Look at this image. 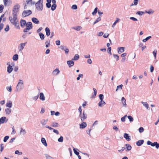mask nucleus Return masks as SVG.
Instances as JSON below:
<instances>
[{
  "mask_svg": "<svg viewBox=\"0 0 159 159\" xmlns=\"http://www.w3.org/2000/svg\"><path fill=\"white\" fill-rule=\"evenodd\" d=\"M151 146L152 147L155 146L157 149L159 148V143H158L157 142H155L153 143H152Z\"/></svg>",
  "mask_w": 159,
  "mask_h": 159,
  "instance_id": "13",
  "label": "nucleus"
},
{
  "mask_svg": "<svg viewBox=\"0 0 159 159\" xmlns=\"http://www.w3.org/2000/svg\"><path fill=\"white\" fill-rule=\"evenodd\" d=\"M41 142L45 146H47V144L46 141V140L45 138H42L41 139Z\"/></svg>",
  "mask_w": 159,
  "mask_h": 159,
  "instance_id": "27",
  "label": "nucleus"
},
{
  "mask_svg": "<svg viewBox=\"0 0 159 159\" xmlns=\"http://www.w3.org/2000/svg\"><path fill=\"white\" fill-rule=\"evenodd\" d=\"M27 42L25 43H22L20 44L18 47L19 50V51H22L24 48L25 44L27 43Z\"/></svg>",
  "mask_w": 159,
  "mask_h": 159,
  "instance_id": "6",
  "label": "nucleus"
},
{
  "mask_svg": "<svg viewBox=\"0 0 159 159\" xmlns=\"http://www.w3.org/2000/svg\"><path fill=\"white\" fill-rule=\"evenodd\" d=\"M144 142L143 140H140L136 142V144L137 146H140Z\"/></svg>",
  "mask_w": 159,
  "mask_h": 159,
  "instance_id": "11",
  "label": "nucleus"
},
{
  "mask_svg": "<svg viewBox=\"0 0 159 159\" xmlns=\"http://www.w3.org/2000/svg\"><path fill=\"white\" fill-rule=\"evenodd\" d=\"M46 6L48 8H50L51 6V3L47 2L46 3Z\"/></svg>",
  "mask_w": 159,
  "mask_h": 159,
  "instance_id": "61",
  "label": "nucleus"
},
{
  "mask_svg": "<svg viewBox=\"0 0 159 159\" xmlns=\"http://www.w3.org/2000/svg\"><path fill=\"white\" fill-rule=\"evenodd\" d=\"M39 99L42 101H43L45 100V97L43 93H40Z\"/></svg>",
  "mask_w": 159,
  "mask_h": 159,
  "instance_id": "17",
  "label": "nucleus"
},
{
  "mask_svg": "<svg viewBox=\"0 0 159 159\" xmlns=\"http://www.w3.org/2000/svg\"><path fill=\"white\" fill-rule=\"evenodd\" d=\"M26 26L27 29H28L29 30L33 28V25L31 22L27 23Z\"/></svg>",
  "mask_w": 159,
  "mask_h": 159,
  "instance_id": "7",
  "label": "nucleus"
},
{
  "mask_svg": "<svg viewBox=\"0 0 159 159\" xmlns=\"http://www.w3.org/2000/svg\"><path fill=\"white\" fill-rule=\"evenodd\" d=\"M113 55L114 57L116 59V61H118L119 60V57L118 55L113 54Z\"/></svg>",
  "mask_w": 159,
  "mask_h": 159,
  "instance_id": "40",
  "label": "nucleus"
},
{
  "mask_svg": "<svg viewBox=\"0 0 159 159\" xmlns=\"http://www.w3.org/2000/svg\"><path fill=\"white\" fill-rule=\"evenodd\" d=\"M124 138L127 141H130L131 140L130 137L129 136L128 134L127 133L124 134Z\"/></svg>",
  "mask_w": 159,
  "mask_h": 159,
  "instance_id": "16",
  "label": "nucleus"
},
{
  "mask_svg": "<svg viewBox=\"0 0 159 159\" xmlns=\"http://www.w3.org/2000/svg\"><path fill=\"white\" fill-rule=\"evenodd\" d=\"M119 20H120V19H119V18H116V20L115 21V22H114V23L112 24V27H114L115 26V25H116V23H117V22H118Z\"/></svg>",
  "mask_w": 159,
  "mask_h": 159,
  "instance_id": "45",
  "label": "nucleus"
},
{
  "mask_svg": "<svg viewBox=\"0 0 159 159\" xmlns=\"http://www.w3.org/2000/svg\"><path fill=\"white\" fill-rule=\"evenodd\" d=\"M20 8V6L18 4H16L14 6V8L12 10V15L14 16V19L16 18V16L19 11V9Z\"/></svg>",
  "mask_w": 159,
  "mask_h": 159,
  "instance_id": "1",
  "label": "nucleus"
},
{
  "mask_svg": "<svg viewBox=\"0 0 159 159\" xmlns=\"http://www.w3.org/2000/svg\"><path fill=\"white\" fill-rule=\"evenodd\" d=\"M93 90L94 91V94H93L92 97L91 98H95L97 93V91L96 89L95 88H93Z\"/></svg>",
  "mask_w": 159,
  "mask_h": 159,
  "instance_id": "30",
  "label": "nucleus"
},
{
  "mask_svg": "<svg viewBox=\"0 0 159 159\" xmlns=\"http://www.w3.org/2000/svg\"><path fill=\"white\" fill-rule=\"evenodd\" d=\"M45 31L46 32V35L48 36H49L51 32L49 28L48 27L46 28Z\"/></svg>",
  "mask_w": 159,
  "mask_h": 159,
  "instance_id": "19",
  "label": "nucleus"
},
{
  "mask_svg": "<svg viewBox=\"0 0 159 159\" xmlns=\"http://www.w3.org/2000/svg\"><path fill=\"white\" fill-rule=\"evenodd\" d=\"M125 48L123 47H119L117 48L118 52L119 54H120L123 52L125 51Z\"/></svg>",
  "mask_w": 159,
  "mask_h": 159,
  "instance_id": "9",
  "label": "nucleus"
},
{
  "mask_svg": "<svg viewBox=\"0 0 159 159\" xmlns=\"http://www.w3.org/2000/svg\"><path fill=\"white\" fill-rule=\"evenodd\" d=\"M127 116V115H125L123 117L121 118V120L122 122H125V118Z\"/></svg>",
  "mask_w": 159,
  "mask_h": 159,
  "instance_id": "60",
  "label": "nucleus"
},
{
  "mask_svg": "<svg viewBox=\"0 0 159 159\" xmlns=\"http://www.w3.org/2000/svg\"><path fill=\"white\" fill-rule=\"evenodd\" d=\"M78 111L80 113V114L79 115V116H80L83 113H82V107L81 106H80L78 108Z\"/></svg>",
  "mask_w": 159,
  "mask_h": 159,
  "instance_id": "41",
  "label": "nucleus"
},
{
  "mask_svg": "<svg viewBox=\"0 0 159 159\" xmlns=\"http://www.w3.org/2000/svg\"><path fill=\"white\" fill-rule=\"evenodd\" d=\"M127 117L130 122H132L133 121V118L131 116H128Z\"/></svg>",
  "mask_w": 159,
  "mask_h": 159,
  "instance_id": "48",
  "label": "nucleus"
},
{
  "mask_svg": "<svg viewBox=\"0 0 159 159\" xmlns=\"http://www.w3.org/2000/svg\"><path fill=\"white\" fill-rule=\"evenodd\" d=\"M15 154H16L21 155L22 154V152H20L18 150H16L15 152Z\"/></svg>",
  "mask_w": 159,
  "mask_h": 159,
  "instance_id": "62",
  "label": "nucleus"
},
{
  "mask_svg": "<svg viewBox=\"0 0 159 159\" xmlns=\"http://www.w3.org/2000/svg\"><path fill=\"white\" fill-rule=\"evenodd\" d=\"M4 8L3 5L2 4L0 5V13H2V12Z\"/></svg>",
  "mask_w": 159,
  "mask_h": 159,
  "instance_id": "54",
  "label": "nucleus"
},
{
  "mask_svg": "<svg viewBox=\"0 0 159 159\" xmlns=\"http://www.w3.org/2000/svg\"><path fill=\"white\" fill-rule=\"evenodd\" d=\"M76 150H78V149L73 148V151L75 154L78 156H79V153Z\"/></svg>",
  "mask_w": 159,
  "mask_h": 159,
  "instance_id": "39",
  "label": "nucleus"
},
{
  "mask_svg": "<svg viewBox=\"0 0 159 159\" xmlns=\"http://www.w3.org/2000/svg\"><path fill=\"white\" fill-rule=\"evenodd\" d=\"M123 86V85L122 84H120V85L117 86V88L116 90V91H117L118 89H122Z\"/></svg>",
  "mask_w": 159,
  "mask_h": 159,
  "instance_id": "43",
  "label": "nucleus"
},
{
  "mask_svg": "<svg viewBox=\"0 0 159 159\" xmlns=\"http://www.w3.org/2000/svg\"><path fill=\"white\" fill-rule=\"evenodd\" d=\"M111 47H108V48H107V52L110 55H111Z\"/></svg>",
  "mask_w": 159,
  "mask_h": 159,
  "instance_id": "53",
  "label": "nucleus"
},
{
  "mask_svg": "<svg viewBox=\"0 0 159 159\" xmlns=\"http://www.w3.org/2000/svg\"><path fill=\"white\" fill-rule=\"evenodd\" d=\"M145 13V12L142 11H138L137 12L136 14L139 15H142L143 14Z\"/></svg>",
  "mask_w": 159,
  "mask_h": 159,
  "instance_id": "52",
  "label": "nucleus"
},
{
  "mask_svg": "<svg viewBox=\"0 0 159 159\" xmlns=\"http://www.w3.org/2000/svg\"><path fill=\"white\" fill-rule=\"evenodd\" d=\"M6 118L5 116H3L0 118V124H3L5 122Z\"/></svg>",
  "mask_w": 159,
  "mask_h": 159,
  "instance_id": "25",
  "label": "nucleus"
},
{
  "mask_svg": "<svg viewBox=\"0 0 159 159\" xmlns=\"http://www.w3.org/2000/svg\"><path fill=\"white\" fill-rule=\"evenodd\" d=\"M141 103L142 104L143 106H145L147 109H148L149 108V105L147 102H141Z\"/></svg>",
  "mask_w": 159,
  "mask_h": 159,
  "instance_id": "28",
  "label": "nucleus"
},
{
  "mask_svg": "<svg viewBox=\"0 0 159 159\" xmlns=\"http://www.w3.org/2000/svg\"><path fill=\"white\" fill-rule=\"evenodd\" d=\"M51 126L54 127H57L59 126V125L57 122H53Z\"/></svg>",
  "mask_w": 159,
  "mask_h": 159,
  "instance_id": "23",
  "label": "nucleus"
},
{
  "mask_svg": "<svg viewBox=\"0 0 159 159\" xmlns=\"http://www.w3.org/2000/svg\"><path fill=\"white\" fill-rule=\"evenodd\" d=\"M72 29L77 31H79L80 30L82 29V27L81 26H78L76 27H73Z\"/></svg>",
  "mask_w": 159,
  "mask_h": 159,
  "instance_id": "24",
  "label": "nucleus"
},
{
  "mask_svg": "<svg viewBox=\"0 0 159 159\" xmlns=\"http://www.w3.org/2000/svg\"><path fill=\"white\" fill-rule=\"evenodd\" d=\"M67 63L69 67H71L74 65V62L72 60L68 61Z\"/></svg>",
  "mask_w": 159,
  "mask_h": 159,
  "instance_id": "12",
  "label": "nucleus"
},
{
  "mask_svg": "<svg viewBox=\"0 0 159 159\" xmlns=\"http://www.w3.org/2000/svg\"><path fill=\"white\" fill-rule=\"evenodd\" d=\"M98 8L97 7H96L94 9V11L92 12V14L93 16H94L97 13L98 11Z\"/></svg>",
  "mask_w": 159,
  "mask_h": 159,
  "instance_id": "37",
  "label": "nucleus"
},
{
  "mask_svg": "<svg viewBox=\"0 0 159 159\" xmlns=\"http://www.w3.org/2000/svg\"><path fill=\"white\" fill-rule=\"evenodd\" d=\"M80 57L78 54H75L74 58L72 59V60L76 61Z\"/></svg>",
  "mask_w": 159,
  "mask_h": 159,
  "instance_id": "34",
  "label": "nucleus"
},
{
  "mask_svg": "<svg viewBox=\"0 0 159 159\" xmlns=\"http://www.w3.org/2000/svg\"><path fill=\"white\" fill-rule=\"evenodd\" d=\"M39 95L33 97V99L34 100H36L39 98Z\"/></svg>",
  "mask_w": 159,
  "mask_h": 159,
  "instance_id": "64",
  "label": "nucleus"
},
{
  "mask_svg": "<svg viewBox=\"0 0 159 159\" xmlns=\"http://www.w3.org/2000/svg\"><path fill=\"white\" fill-rule=\"evenodd\" d=\"M106 104L105 102L104 101H100L98 103V106L100 107H102L103 105Z\"/></svg>",
  "mask_w": 159,
  "mask_h": 159,
  "instance_id": "31",
  "label": "nucleus"
},
{
  "mask_svg": "<svg viewBox=\"0 0 159 159\" xmlns=\"http://www.w3.org/2000/svg\"><path fill=\"white\" fill-rule=\"evenodd\" d=\"M13 19L12 18V17L11 16H10L9 17V20H10V22L11 23H13V22H14V21H16L17 20V16H16V19H14V16H13Z\"/></svg>",
  "mask_w": 159,
  "mask_h": 159,
  "instance_id": "20",
  "label": "nucleus"
},
{
  "mask_svg": "<svg viewBox=\"0 0 159 159\" xmlns=\"http://www.w3.org/2000/svg\"><path fill=\"white\" fill-rule=\"evenodd\" d=\"M121 102L123 104V106L124 107H126V99L124 97H122L121 98Z\"/></svg>",
  "mask_w": 159,
  "mask_h": 159,
  "instance_id": "22",
  "label": "nucleus"
},
{
  "mask_svg": "<svg viewBox=\"0 0 159 159\" xmlns=\"http://www.w3.org/2000/svg\"><path fill=\"white\" fill-rule=\"evenodd\" d=\"M45 155L46 157V159H54L52 157L48 156L47 154H45Z\"/></svg>",
  "mask_w": 159,
  "mask_h": 159,
  "instance_id": "55",
  "label": "nucleus"
},
{
  "mask_svg": "<svg viewBox=\"0 0 159 159\" xmlns=\"http://www.w3.org/2000/svg\"><path fill=\"white\" fill-rule=\"evenodd\" d=\"M154 70V68L152 65H151L150 68V71L151 72H153Z\"/></svg>",
  "mask_w": 159,
  "mask_h": 159,
  "instance_id": "63",
  "label": "nucleus"
},
{
  "mask_svg": "<svg viewBox=\"0 0 159 159\" xmlns=\"http://www.w3.org/2000/svg\"><path fill=\"white\" fill-rule=\"evenodd\" d=\"M12 103L10 101H9L7 102L6 106L9 108H11L12 107Z\"/></svg>",
  "mask_w": 159,
  "mask_h": 159,
  "instance_id": "26",
  "label": "nucleus"
},
{
  "mask_svg": "<svg viewBox=\"0 0 159 159\" xmlns=\"http://www.w3.org/2000/svg\"><path fill=\"white\" fill-rule=\"evenodd\" d=\"M80 129H84L87 126L86 122H83L80 125Z\"/></svg>",
  "mask_w": 159,
  "mask_h": 159,
  "instance_id": "14",
  "label": "nucleus"
},
{
  "mask_svg": "<svg viewBox=\"0 0 159 159\" xmlns=\"http://www.w3.org/2000/svg\"><path fill=\"white\" fill-rule=\"evenodd\" d=\"M39 35L41 40H43L44 39V35L43 33H39Z\"/></svg>",
  "mask_w": 159,
  "mask_h": 159,
  "instance_id": "33",
  "label": "nucleus"
},
{
  "mask_svg": "<svg viewBox=\"0 0 159 159\" xmlns=\"http://www.w3.org/2000/svg\"><path fill=\"white\" fill-rule=\"evenodd\" d=\"M43 0H39L35 3V7L39 11H42L43 10Z\"/></svg>",
  "mask_w": 159,
  "mask_h": 159,
  "instance_id": "2",
  "label": "nucleus"
},
{
  "mask_svg": "<svg viewBox=\"0 0 159 159\" xmlns=\"http://www.w3.org/2000/svg\"><path fill=\"white\" fill-rule=\"evenodd\" d=\"M157 53V50H154L153 52V54L154 56L155 59H156V58Z\"/></svg>",
  "mask_w": 159,
  "mask_h": 159,
  "instance_id": "56",
  "label": "nucleus"
},
{
  "mask_svg": "<svg viewBox=\"0 0 159 159\" xmlns=\"http://www.w3.org/2000/svg\"><path fill=\"white\" fill-rule=\"evenodd\" d=\"M57 7V5L56 4H53L52 5L51 7V10L52 11L55 10Z\"/></svg>",
  "mask_w": 159,
  "mask_h": 159,
  "instance_id": "42",
  "label": "nucleus"
},
{
  "mask_svg": "<svg viewBox=\"0 0 159 159\" xmlns=\"http://www.w3.org/2000/svg\"><path fill=\"white\" fill-rule=\"evenodd\" d=\"M139 130L140 133H141L144 131V128L142 127H141L139 128Z\"/></svg>",
  "mask_w": 159,
  "mask_h": 159,
  "instance_id": "58",
  "label": "nucleus"
},
{
  "mask_svg": "<svg viewBox=\"0 0 159 159\" xmlns=\"http://www.w3.org/2000/svg\"><path fill=\"white\" fill-rule=\"evenodd\" d=\"M20 133V134H22L24 135L25 134L26 132L25 129H23L22 128H21Z\"/></svg>",
  "mask_w": 159,
  "mask_h": 159,
  "instance_id": "38",
  "label": "nucleus"
},
{
  "mask_svg": "<svg viewBox=\"0 0 159 159\" xmlns=\"http://www.w3.org/2000/svg\"><path fill=\"white\" fill-rule=\"evenodd\" d=\"M12 67L10 65H9L7 68V71L9 73H10L12 71Z\"/></svg>",
  "mask_w": 159,
  "mask_h": 159,
  "instance_id": "18",
  "label": "nucleus"
},
{
  "mask_svg": "<svg viewBox=\"0 0 159 159\" xmlns=\"http://www.w3.org/2000/svg\"><path fill=\"white\" fill-rule=\"evenodd\" d=\"M63 138L62 136H61L58 139V141L60 142H62L63 141Z\"/></svg>",
  "mask_w": 159,
  "mask_h": 159,
  "instance_id": "51",
  "label": "nucleus"
},
{
  "mask_svg": "<svg viewBox=\"0 0 159 159\" xmlns=\"http://www.w3.org/2000/svg\"><path fill=\"white\" fill-rule=\"evenodd\" d=\"M18 55L17 54H16L13 56L12 59L13 60L15 61H16L18 60Z\"/></svg>",
  "mask_w": 159,
  "mask_h": 159,
  "instance_id": "29",
  "label": "nucleus"
},
{
  "mask_svg": "<svg viewBox=\"0 0 159 159\" xmlns=\"http://www.w3.org/2000/svg\"><path fill=\"white\" fill-rule=\"evenodd\" d=\"M5 111L7 114L9 115L11 113V109L7 108L5 109Z\"/></svg>",
  "mask_w": 159,
  "mask_h": 159,
  "instance_id": "36",
  "label": "nucleus"
},
{
  "mask_svg": "<svg viewBox=\"0 0 159 159\" xmlns=\"http://www.w3.org/2000/svg\"><path fill=\"white\" fill-rule=\"evenodd\" d=\"M23 81L22 80H20L19 81L16 86V92H20L23 89Z\"/></svg>",
  "mask_w": 159,
  "mask_h": 159,
  "instance_id": "3",
  "label": "nucleus"
},
{
  "mask_svg": "<svg viewBox=\"0 0 159 159\" xmlns=\"http://www.w3.org/2000/svg\"><path fill=\"white\" fill-rule=\"evenodd\" d=\"M20 24L21 27L22 28H24L25 27V25H26L27 23L25 20L23 19H21L20 21Z\"/></svg>",
  "mask_w": 159,
  "mask_h": 159,
  "instance_id": "8",
  "label": "nucleus"
},
{
  "mask_svg": "<svg viewBox=\"0 0 159 159\" xmlns=\"http://www.w3.org/2000/svg\"><path fill=\"white\" fill-rule=\"evenodd\" d=\"M60 72V71L58 68H56L52 72V74L54 75H56L59 74Z\"/></svg>",
  "mask_w": 159,
  "mask_h": 159,
  "instance_id": "21",
  "label": "nucleus"
},
{
  "mask_svg": "<svg viewBox=\"0 0 159 159\" xmlns=\"http://www.w3.org/2000/svg\"><path fill=\"white\" fill-rule=\"evenodd\" d=\"M82 122L84 121L87 118V114L85 111H83V113L80 116H79Z\"/></svg>",
  "mask_w": 159,
  "mask_h": 159,
  "instance_id": "5",
  "label": "nucleus"
},
{
  "mask_svg": "<svg viewBox=\"0 0 159 159\" xmlns=\"http://www.w3.org/2000/svg\"><path fill=\"white\" fill-rule=\"evenodd\" d=\"M151 36H148L147 37H146L145 39H143V41L144 42H145L146 41H147L149 39H151Z\"/></svg>",
  "mask_w": 159,
  "mask_h": 159,
  "instance_id": "44",
  "label": "nucleus"
},
{
  "mask_svg": "<svg viewBox=\"0 0 159 159\" xmlns=\"http://www.w3.org/2000/svg\"><path fill=\"white\" fill-rule=\"evenodd\" d=\"M71 8L74 10H76L77 9V6L76 5H73L72 6Z\"/></svg>",
  "mask_w": 159,
  "mask_h": 159,
  "instance_id": "57",
  "label": "nucleus"
},
{
  "mask_svg": "<svg viewBox=\"0 0 159 159\" xmlns=\"http://www.w3.org/2000/svg\"><path fill=\"white\" fill-rule=\"evenodd\" d=\"M125 146L126 147V148L127 151H128L131 150L132 147L129 144H125Z\"/></svg>",
  "mask_w": 159,
  "mask_h": 159,
  "instance_id": "32",
  "label": "nucleus"
},
{
  "mask_svg": "<svg viewBox=\"0 0 159 159\" xmlns=\"http://www.w3.org/2000/svg\"><path fill=\"white\" fill-rule=\"evenodd\" d=\"M32 13V11L30 10H24L23 12L22 16L24 17L30 15Z\"/></svg>",
  "mask_w": 159,
  "mask_h": 159,
  "instance_id": "4",
  "label": "nucleus"
},
{
  "mask_svg": "<svg viewBox=\"0 0 159 159\" xmlns=\"http://www.w3.org/2000/svg\"><path fill=\"white\" fill-rule=\"evenodd\" d=\"M154 11L152 9H150L149 11H145V13H148L149 14H151L153 13L154 12Z\"/></svg>",
  "mask_w": 159,
  "mask_h": 159,
  "instance_id": "35",
  "label": "nucleus"
},
{
  "mask_svg": "<svg viewBox=\"0 0 159 159\" xmlns=\"http://www.w3.org/2000/svg\"><path fill=\"white\" fill-rule=\"evenodd\" d=\"M9 136H5L3 139V141L4 142H6L7 140L9 139Z\"/></svg>",
  "mask_w": 159,
  "mask_h": 159,
  "instance_id": "50",
  "label": "nucleus"
},
{
  "mask_svg": "<svg viewBox=\"0 0 159 159\" xmlns=\"http://www.w3.org/2000/svg\"><path fill=\"white\" fill-rule=\"evenodd\" d=\"M41 123L43 125H46L47 122L45 121V120L43 119L41 121Z\"/></svg>",
  "mask_w": 159,
  "mask_h": 159,
  "instance_id": "49",
  "label": "nucleus"
},
{
  "mask_svg": "<svg viewBox=\"0 0 159 159\" xmlns=\"http://www.w3.org/2000/svg\"><path fill=\"white\" fill-rule=\"evenodd\" d=\"M32 21L34 23L36 24H39V21L38 19L35 17H33L32 18Z\"/></svg>",
  "mask_w": 159,
  "mask_h": 159,
  "instance_id": "15",
  "label": "nucleus"
},
{
  "mask_svg": "<svg viewBox=\"0 0 159 159\" xmlns=\"http://www.w3.org/2000/svg\"><path fill=\"white\" fill-rule=\"evenodd\" d=\"M9 25H7L6 26V27L5 28L4 30L5 31L7 32L9 31Z\"/></svg>",
  "mask_w": 159,
  "mask_h": 159,
  "instance_id": "59",
  "label": "nucleus"
},
{
  "mask_svg": "<svg viewBox=\"0 0 159 159\" xmlns=\"http://www.w3.org/2000/svg\"><path fill=\"white\" fill-rule=\"evenodd\" d=\"M99 97L100 101H103V99H104V95L103 94H99Z\"/></svg>",
  "mask_w": 159,
  "mask_h": 159,
  "instance_id": "46",
  "label": "nucleus"
},
{
  "mask_svg": "<svg viewBox=\"0 0 159 159\" xmlns=\"http://www.w3.org/2000/svg\"><path fill=\"white\" fill-rule=\"evenodd\" d=\"M12 24L14 25L16 27V29H20L19 24L18 21H14V22Z\"/></svg>",
  "mask_w": 159,
  "mask_h": 159,
  "instance_id": "10",
  "label": "nucleus"
},
{
  "mask_svg": "<svg viewBox=\"0 0 159 159\" xmlns=\"http://www.w3.org/2000/svg\"><path fill=\"white\" fill-rule=\"evenodd\" d=\"M45 43L46 44L45 47L46 48H48L50 44V40L46 41Z\"/></svg>",
  "mask_w": 159,
  "mask_h": 159,
  "instance_id": "47",
  "label": "nucleus"
}]
</instances>
